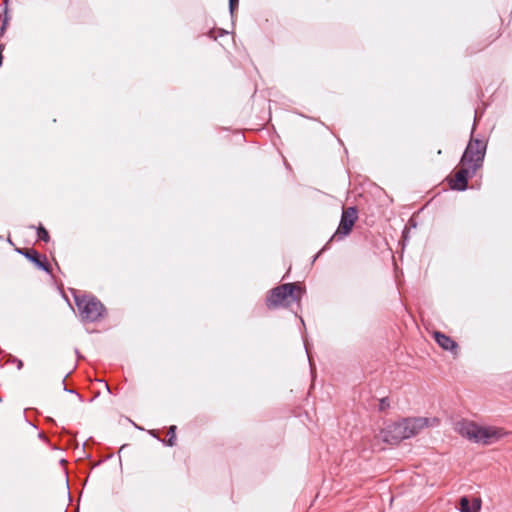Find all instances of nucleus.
<instances>
[{"label":"nucleus","instance_id":"nucleus-11","mask_svg":"<svg viewBox=\"0 0 512 512\" xmlns=\"http://www.w3.org/2000/svg\"><path fill=\"white\" fill-rule=\"evenodd\" d=\"M37 236L39 240H42L44 242L49 241V234L48 231L44 227H39L37 230Z\"/></svg>","mask_w":512,"mask_h":512},{"label":"nucleus","instance_id":"nucleus-12","mask_svg":"<svg viewBox=\"0 0 512 512\" xmlns=\"http://www.w3.org/2000/svg\"><path fill=\"white\" fill-rule=\"evenodd\" d=\"M10 20V17L7 13V11H5V14H4V17H3V20H2V26H1V35L4 33V31L6 30V27L8 25V22Z\"/></svg>","mask_w":512,"mask_h":512},{"label":"nucleus","instance_id":"nucleus-3","mask_svg":"<svg viewBox=\"0 0 512 512\" xmlns=\"http://www.w3.org/2000/svg\"><path fill=\"white\" fill-rule=\"evenodd\" d=\"M457 430L463 437L470 441L484 445H491L507 434V432L502 428L495 426H481L469 421L459 422L457 424Z\"/></svg>","mask_w":512,"mask_h":512},{"label":"nucleus","instance_id":"nucleus-13","mask_svg":"<svg viewBox=\"0 0 512 512\" xmlns=\"http://www.w3.org/2000/svg\"><path fill=\"white\" fill-rule=\"evenodd\" d=\"M390 406V403H389V400L388 398H382L379 402V410L380 411H384L386 410L387 408H389Z\"/></svg>","mask_w":512,"mask_h":512},{"label":"nucleus","instance_id":"nucleus-1","mask_svg":"<svg viewBox=\"0 0 512 512\" xmlns=\"http://www.w3.org/2000/svg\"><path fill=\"white\" fill-rule=\"evenodd\" d=\"M486 142L481 139H471L461 157L460 168L449 179L451 189L464 191L468 186V179L473 177L483 165L486 154Z\"/></svg>","mask_w":512,"mask_h":512},{"label":"nucleus","instance_id":"nucleus-7","mask_svg":"<svg viewBox=\"0 0 512 512\" xmlns=\"http://www.w3.org/2000/svg\"><path fill=\"white\" fill-rule=\"evenodd\" d=\"M20 253L32 261L39 269L49 271V264L46 257L42 259L41 255L35 249H24L20 251Z\"/></svg>","mask_w":512,"mask_h":512},{"label":"nucleus","instance_id":"nucleus-9","mask_svg":"<svg viewBox=\"0 0 512 512\" xmlns=\"http://www.w3.org/2000/svg\"><path fill=\"white\" fill-rule=\"evenodd\" d=\"M459 505L461 512H479L481 508V501L480 499H474L473 504L471 505L467 497H462Z\"/></svg>","mask_w":512,"mask_h":512},{"label":"nucleus","instance_id":"nucleus-15","mask_svg":"<svg viewBox=\"0 0 512 512\" xmlns=\"http://www.w3.org/2000/svg\"><path fill=\"white\" fill-rule=\"evenodd\" d=\"M14 362H16L17 369L20 370L23 367V362L20 359H14Z\"/></svg>","mask_w":512,"mask_h":512},{"label":"nucleus","instance_id":"nucleus-2","mask_svg":"<svg viewBox=\"0 0 512 512\" xmlns=\"http://www.w3.org/2000/svg\"><path fill=\"white\" fill-rule=\"evenodd\" d=\"M437 418L408 417L389 423L381 430L384 442L396 445L401 441L414 437L428 426L438 425Z\"/></svg>","mask_w":512,"mask_h":512},{"label":"nucleus","instance_id":"nucleus-10","mask_svg":"<svg viewBox=\"0 0 512 512\" xmlns=\"http://www.w3.org/2000/svg\"><path fill=\"white\" fill-rule=\"evenodd\" d=\"M168 440L166 442V444L168 446H174L175 445V439H176V426H170L169 430H168Z\"/></svg>","mask_w":512,"mask_h":512},{"label":"nucleus","instance_id":"nucleus-14","mask_svg":"<svg viewBox=\"0 0 512 512\" xmlns=\"http://www.w3.org/2000/svg\"><path fill=\"white\" fill-rule=\"evenodd\" d=\"M238 4L239 0H229V9L231 14H233L234 11L237 9Z\"/></svg>","mask_w":512,"mask_h":512},{"label":"nucleus","instance_id":"nucleus-8","mask_svg":"<svg viewBox=\"0 0 512 512\" xmlns=\"http://www.w3.org/2000/svg\"><path fill=\"white\" fill-rule=\"evenodd\" d=\"M434 338L437 344L442 347L444 350L452 351L457 348L456 342L451 339L449 336L441 333L435 332Z\"/></svg>","mask_w":512,"mask_h":512},{"label":"nucleus","instance_id":"nucleus-5","mask_svg":"<svg viewBox=\"0 0 512 512\" xmlns=\"http://www.w3.org/2000/svg\"><path fill=\"white\" fill-rule=\"evenodd\" d=\"M75 303L79 310L81 320L84 322H96L100 320L106 312L104 305L94 296H76Z\"/></svg>","mask_w":512,"mask_h":512},{"label":"nucleus","instance_id":"nucleus-6","mask_svg":"<svg viewBox=\"0 0 512 512\" xmlns=\"http://www.w3.org/2000/svg\"><path fill=\"white\" fill-rule=\"evenodd\" d=\"M358 219V212L355 207L344 208L341 215V220L338 229L332 236L331 240H341L349 235L356 220Z\"/></svg>","mask_w":512,"mask_h":512},{"label":"nucleus","instance_id":"nucleus-4","mask_svg":"<svg viewBox=\"0 0 512 512\" xmlns=\"http://www.w3.org/2000/svg\"><path fill=\"white\" fill-rule=\"evenodd\" d=\"M302 294V289L296 283H286L273 288L267 299L268 308L286 307L292 301L298 302Z\"/></svg>","mask_w":512,"mask_h":512}]
</instances>
